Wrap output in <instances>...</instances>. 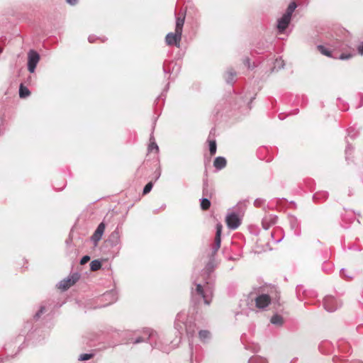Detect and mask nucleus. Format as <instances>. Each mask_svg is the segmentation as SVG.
Segmentation results:
<instances>
[{"mask_svg": "<svg viewBox=\"0 0 363 363\" xmlns=\"http://www.w3.org/2000/svg\"><path fill=\"white\" fill-rule=\"evenodd\" d=\"M226 160L223 157H218L215 159L213 165L217 169H221L226 166Z\"/></svg>", "mask_w": 363, "mask_h": 363, "instance_id": "nucleus-15", "label": "nucleus"}, {"mask_svg": "<svg viewBox=\"0 0 363 363\" xmlns=\"http://www.w3.org/2000/svg\"><path fill=\"white\" fill-rule=\"evenodd\" d=\"M152 186H153V184H152V182H149V183H147V184L145 186V187H144V189H143V194H148V193L151 191V189H152Z\"/></svg>", "mask_w": 363, "mask_h": 363, "instance_id": "nucleus-31", "label": "nucleus"}, {"mask_svg": "<svg viewBox=\"0 0 363 363\" xmlns=\"http://www.w3.org/2000/svg\"><path fill=\"white\" fill-rule=\"evenodd\" d=\"M93 356H94V354H91V353L90 354H88V353L82 354L79 355L78 360L79 361H86V360H89L91 358H92Z\"/></svg>", "mask_w": 363, "mask_h": 363, "instance_id": "nucleus-28", "label": "nucleus"}, {"mask_svg": "<svg viewBox=\"0 0 363 363\" xmlns=\"http://www.w3.org/2000/svg\"><path fill=\"white\" fill-rule=\"evenodd\" d=\"M264 230L265 232H267L269 230V228H264Z\"/></svg>", "mask_w": 363, "mask_h": 363, "instance_id": "nucleus-45", "label": "nucleus"}, {"mask_svg": "<svg viewBox=\"0 0 363 363\" xmlns=\"http://www.w3.org/2000/svg\"><path fill=\"white\" fill-rule=\"evenodd\" d=\"M143 333L144 335L143 337H137L133 341L134 344L140 343L148 340L152 347H157L159 350L164 351L163 347L160 346V343L157 342L159 336L156 332L150 329H146L144 330Z\"/></svg>", "mask_w": 363, "mask_h": 363, "instance_id": "nucleus-3", "label": "nucleus"}, {"mask_svg": "<svg viewBox=\"0 0 363 363\" xmlns=\"http://www.w3.org/2000/svg\"><path fill=\"white\" fill-rule=\"evenodd\" d=\"M255 205H258V204H259V202L258 201H255Z\"/></svg>", "mask_w": 363, "mask_h": 363, "instance_id": "nucleus-42", "label": "nucleus"}, {"mask_svg": "<svg viewBox=\"0 0 363 363\" xmlns=\"http://www.w3.org/2000/svg\"><path fill=\"white\" fill-rule=\"evenodd\" d=\"M248 363H268L267 359L260 356H253L250 358Z\"/></svg>", "mask_w": 363, "mask_h": 363, "instance_id": "nucleus-22", "label": "nucleus"}, {"mask_svg": "<svg viewBox=\"0 0 363 363\" xmlns=\"http://www.w3.org/2000/svg\"><path fill=\"white\" fill-rule=\"evenodd\" d=\"M323 306L327 311L333 312L342 306V303L332 296H327L323 300Z\"/></svg>", "mask_w": 363, "mask_h": 363, "instance_id": "nucleus-5", "label": "nucleus"}, {"mask_svg": "<svg viewBox=\"0 0 363 363\" xmlns=\"http://www.w3.org/2000/svg\"><path fill=\"white\" fill-rule=\"evenodd\" d=\"M209 199L210 198L203 197L200 200L201 201V203H200L201 208L203 211H206V210L209 209V208L211 206V201H210Z\"/></svg>", "mask_w": 363, "mask_h": 363, "instance_id": "nucleus-21", "label": "nucleus"}, {"mask_svg": "<svg viewBox=\"0 0 363 363\" xmlns=\"http://www.w3.org/2000/svg\"><path fill=\"white\" fill-rule=\"evenodd\" d=\"M104 229L105 228H96V231L91 237V240L93 242L96 244L101 239Z\"/></svg>", "mask_w": 363, "mask_h": 363, "instance_id": "nucleus-14", "label": "nucleus"}, {"mask_svg": "<svg viewBox=\"0 0 363 363\" xmlns=\"http://www.w3.org/2000/svg\"><path fill=\"white\" fill-rule=\"evenodd\" d=\"M255 306L259 309H264L271 303V297L268 294H262L255 298Z\"/></svg>", "mask_w": 363, "mask_h": 363, "instance_id": "nucleus-8", "label": "nucleus"}, {"mask_svg": "<svg viewBox=\"0 0 363 363\" xmlns=\"http://www.w3.org/2000/svg\"><path fill=\"white\" fill-rule=\"evenodd\" d=\"M186 319L187 315L185 313H178L175 320L174 327L179 333H182L185 330L188 335L193 336L194 334V330L192 329L191 330V323H187L186 321Z\"/></svg>", "mask_w": 363, "mask_h": 363, "instance_id": "nucleus-2", "label": "nucleus"}, {"mask_svg": "<svg viewBox=\"0 0 363 363\" xmlns=\"http://www.w3.org/2000/svg\"><path fill=\"white\" fill-rule=\"evenodd\" d=\"M235 72L233 69H230L227 72L226 81L228 83H231L233 81Z\"/></svg>", "mask_w": 363, "mask_h": 363, "instance_id": "nucleus-26", "label": "nucleus"}, {"mask_svg": "<svg viewBox=\"0 0 363 363\" xmlns=\"http://www.w3.org/2000/svg\"><path fill=\"white\" fill-rule=\"evenodd\" d=\"M291 18L284 14L283 16L278 21L277 28L279 31L280 33L284 32L288 27Z\"/></svg>", "mask_w": 363, "mask_h": 363, "instance_id": "nucleus-10", "label": "nucleus"}, {"mask_svg": "<svg viewBox=\"0 0 363 363\" xmlns=\"http://www.w3.org/2000/svg\"><path fill=\"white\" fill-rule=\"evenodd\" d=\"M185 15L182 13L180 16L176 15V28L175 30L182 33V29L184 24Z\"/></svg>", "mask_w": 363, "mask_h": 363, "instance_id": "nucleus-13", "label": "nucleus"}, {"mask_svg": "<svg viewBox=\"0 0 363 363\" xmlns=\"http://www.w3.org/2000/svg\"><path fill=\"white\" fill-rule=\"evenodd\" d=\"M101 267V262L98 259L93 260L90 263V269L93 272L99 270Z\"/></svg>", "mask_w": 363, "mask_h": 363, "instance_id": "nucleus-23", "label": "nucleus"}, {"mask_svg": "<svg viewBox=\"0 0 363 363\" xmlns=\"http://www.w3.org/2000/svg\"><path fill=\"white\" fill-rule=\"evenodd\" d=\"M182 33L175 30L174 33H169L166 35V43L168 45H176L179 47L180 41L182 40Z\"/></svg>", "mask_w": 363, "mask_h": 363, "instance_id": "nucleus-9", "label": "nucleus"}, {"mask_svg": "<svg viewBox=\"0 0 363 363\" xmlns=\"http://www.w3.org/2000/svg\"><path fill=\"white\" fill-rule=\"evenodd\" d=\"M79 274L74 273L67 278L60 281L57 285L58 288L62 291H65L74 285L79 279Z\"/></svg>", "mask_w": 363, "mask_h": 363, "instance_id": "nucleus-6", "label": "nucleus"}, {"mask_svg": "<svg viewBox=\"0 0 363 363\" xmlns=\"http://www.w3.org/2000/svg\"><path fill=\"white\" fill-rule=\"evenodd\" d=\"M244 210L242 207L237 206L226 216V223L228 227H239L242 223Z\"/></svg>", "mask_w": 363, "mask_h": 363, "instance_id": "nucleus-4", "label": "nucleus"}, {"mask_svg": "<svg viewBox=\"0 0 363 363\" xmlns=\"http://www.w3.org/2000/svg\"><path fill=\"white\" fill-rule=\"evenodd\" d=\"M209 151L211 155H214L216 152V143L215 140L209 141Z\"/></svg>", "mask_w": 363, "mask_h": 363, "instance_id": "nucleus-25", "label": "nucleus"}, {"mask_svg": "<svg viewBox=\"0 0 363 363\" xmlns=\"http://www.w3.org/2000/svg\"><path fill=\"white\" fill-rule=\"evenodd\" d=\"M102 298L108 302L104 306H108L116 301L118 297L115 291H111L103 294Z\"/></svg>", "mask_w": 363, "mask_h": 363, "instance_id": "nucleus-11", "label": "nucleus"}, {"mask_svg": "<svg viewBox=\"0 0 363 363\" xmlns=\"http://www.w3.org/2000/svg\"><path fill=\"white\" fill-rule=\"evenodd\" d=\"M271 323L276 325H281L284 323V320L281 315L275 314L271 318Z\"/></svg>", "mask_w": 363, "mask_h": 363, "instance_id": "nucleus-20", "label": "nucleus"}, {"mask_svg": "<svg viewBox=\"0 0 363 363\" xmlns=\"http://www.w3.org/2000/svg\"><path fill=\"white\" fill-rule=\"evenodd\" d=\"M119 240L120 234L118 229H116L109 236L108 241L111 242V245H116L119 242Z\"/></svg>", "mask_w": 363, "mask_h": 363, "instance_id": "nucleus-16", "label": "nucleus"}, {"mask_svg": "<svg viewBox=\"0 0 363 363\" xmlns=\"http://www.w3.org/2000/svg\"><path fill=\"white\" fill-rule=\"evenodd\" d=\"M255 205H258V204H259V202L258 201H255Z\"/></svg>", "mask_w": 363, "mask_h": 363, "instance_id": "nucleus-43", "label": "nucleus"}, {"mask_svg": "<svg viewBox=\"0 0 363 363\" xmlns=\"http://www.w3.org/2000/svg\"><path fill=\"white\" fill-rule=\"evenodd\" d=\"M330 343L328 342H323L320 345H319V350L321 351V352H325V351L324 350V347L329 345Z\"/></svg>", "mask_w": 363, "mask_h": 363, "instance_id": "nucleus-34", "label": "nucleus"}, {"mask_svg": "<svg viewBox=\"0 0 363 363\" xmlns=\"http://www.w3.org/2000/svg\"><path fill=\"white\" fill-rule=\"evenodd\" d=\"M358 51L361 55H363V43L358 47Z\"/></svg>", "mask_w": 363, "mask_h": 363, "instance_id": "nucleus-37", "label": "nucleus"}, {"mask_svg": "<svg viewBox=\"0 0 363 363\" xmlns=\"http://www.w3.org/2000/svg\"><path fill=\"white\" fill-rule=\"evenodd\" d=\"M222 228H217L214 243L211 248L206 250L201 257V261L205 264L202 270V281L194 280L196 289L191 290V298L193 301L199 303L203 299L204 303L210 305L213 298V283L214 277L213 272L218 263L215 259L216 254L220 247V235Z\"/></svg>", "mask_w": 363, "mask_h": 363, "instance_id": "nucleus-1", "label": "nucleus"}, {"mask_svg": "<svg viewBox=\"0 0 363 363\" xmlns=\"http://www.w3.org/2000/svg\"><path fill=\"white\" fill-rule=\"evenodd\" d=\"M340 58L342 59V60H345V59H347L348 56H346V55L342 54V55H340Z\"/></svg>", "mask_w": 363, "mask_h": 363, "instance_id": "nucleus-39", "label": "nucleus"}, {"mask_svg": "<svg viewBox=\"0 0 363 363\" xmlns=\"http://www.w3.org/2000/svg\"><path fill=\"white\" fill-rule=\"evenodd\" d=\"M106 224L103 221L101 222L99 225L98 227H100V228H102V227H105Z\"/></svg>", "mask_w": 363, "mask_h": 363, "instance_id": "nucleus-40", "label": "nucleus"}, {"mask_svg": "<svg viewBox=\"0 0 363 363\" xmlns=\"http://www.w3.org/2000/svg\"><path fill=\"white\" fill-rule=\"evenodd\" d=\"M45 306H40L38 311L35 314L34 319L38 320L40 317V315L45 313Z\"/></svg>", "mask_w": 363, "mask_h": 363, "instance_id": "nucleus-30", "label": "nucleus"}, {"mask_svg": "<svg viewBox=\"0 0 363 363\" xmlns=\"http://www.w3.org/2000/svg\"><path fill=\"white\" fill-rule=\"evenodd\" d=\"M202 194H203V196L204 197H206V198H211L213 194V190L209 187L207 182H205L203 183V191H202Z\"/></svg>", "mask_w": 363, "mask_h": 363, "instance_id": "nucleus-17", "label": "nucleus"}, {"mask_svg": "<svg viewBox=\"0 0 363 363\" xmlns=\"http://www.w3.org/2000/svg\"><path fill=\"white\" fill-rule=\"evenodd\" d=\"M30 91L29 89L21 84L19 87V96L24 99L30 96Z\"/></svg>", "mask_w": 363, "mask_h": 363, "instance_id": "nucleus-19", "label": "nucleus"}, {"mask_svg": "<svg viewBox=\"0 0 363 363\" xmlns=\"http://www.w3.org/2000/svg\"><path fill=\"white\" fill-rule=\"evenodd\" d=\"M149 148L150 150H152L153 148H155L156 150H158V146L157 145V144H155V143H152L150 146H149Z\"/></svg>", "mask_w": 363, "mask_h": 363, "instance_id": "nucleus-35", "label": "nucleus"}, {"mask_svg": "<svg viewBox=\"0 0 363 363\" xmlns=\"http://www.w3.org/2000/svg\"><path fill=\"white\" fill-rule=\"evenodd\" d=\"M340 274L342 277H345L348 279H351L353 277V275L352 274V273H347V270L345 269H341Z\"/></svg>", "mask_w": 363, "mask_h": 363, "instance_id": "nucleus-29", "label": "nucleus"}, {"mask_svg": "<svg viewBox=\"0 0 363 363\" xmlns=\"http://www.w3.org/2000/svg\"><path fill=\"white\" fill-rule=\"evenodd\" d=\"M89 259H90V257H89V256H88V255H85V256H84V257L81 259V260H80V264H81L82 265H84V264H85L86 263H87V262L89 261Z\"/></svg>", "mask_w": 363, "mask_h": 363, "instance_id": "nucleus-33", "label": "nucleus"}, {"mask_svg": "<svg viewBox=\"0 0 363 363\" xmlns=\"http://www.w3.org/2000/svg\"><path fill=\"white\" fill-rule=\"evenodd\" d=\"M39 60V54L36 51L30 50L28 53V69L30 73L34 72Z\"/></svg>", "mask_w": 363, "mask_h": 363, "instance_id": "nucleus-7", "label": "nucleus"}, {"mask_svg": "<svg viewBox=\"0 0 363 363\" xmlns=\"http://www.w3.org/2000/svg\"><path fill=\"white\" fill-rule=\"evenodd\" d=\"M301 294H304V290H303V286L302 285H298L296 287V294H297V297L301 300Z\"/></svg>", "mask_w": 363, "mask_h": 363, "instance_id": "nucleus-32", "label": "nucleus"}, {"mask_svg": "<svg viewBox=\"0 0 363 363\" xmlns=\"http://www.w3.org/2000/svg\"><path fill=\"white\" fill-rule=\"evenodd\" d=\"M277 223V217L274 215L266 216L262 220V227H270Z\"/></svg>", "mask_w": 363, "mask_h": 363, "instance_id": "nucleus-12", "label": "nucleus"}, {"mask_svg": "<svg viewBox=\"0 0 363 363\" xmlns=\"http://www.w3.org/2000/svg\"><path fill=\"white\" fill-rule=\"evenodd\" d=\"M281 239H277V240H275V242H280V241H281Z\"/></svg>", "mask_w": 363, "mask_h": 363, "instance_id": "nucleus-44", "label": "nucleus"}, {"mask_svg": "<svg viewBox=\"0 0 363 363\" xmlns=\"http://www.w3.org/2000/svg\"><path fill=\"white\" fill-rule=\"evenodd\" d=\"M268 234H269L272 237L274 236V233L272 231V232H269Z\"/></svg>", "mask_w": 363, "mask_h": 363, "instance_id": "nucleus-41", "label": "nucleus"}, {"mask_svg": "<svg viewBox=\"0 0 363 363\" xmlns=\"http://www.w3.org/2000/svg\"><path fill=\"white\" fill-rule=\"evenodd\" d=\"M296 6H296V4L295 2H291L289 5V6H288V8L286 9V11L284 13V15H286V16H289V17H290L291 18V15H292L293 12L294 11V10L296 9Z\"/></svg>", "mask_w": 363, "mask_h": 363, "instance_id": "nucleus-24", "label": "nucleus"}, {"mask_svg": "<svg viewBox=\"0 0 363 363\" xmlns=\"http://www.w3.org/2000/svg\"><path fill=\"white\" fill-rule=\"evenodd\" d=\"M89 43H94L95 41V37L90 35L88 38Z\"/></svg>", "mask_w": 363, "mask_h": 363, "instance_id": "nucleus-38", "label": "nucleus"}, {"mask_svg": "<svg viewBox=\"0 0 363 363\" xmlns=\"http://www.w3.org/2000/svg\"><path fill=\"white\" fill-rule=\"evenodd\" d=\"M318 50L324 55L325 56H328V57H330L331 56V52L330 51H329L326 48H325L324 46L323 45H318L317 47Z\"/></svg>", "mask_w": 363, "mask_h": 363, "instance_id": "nucleus-27", "label": "nucleus"}, {"mask_svg": "<svg viewBox=\"0 0 363 363\" xmlns=\"http://www.w3.org/2000/svg\"><path fill=\"white\" fill-rule=\"evenodd\" d=\"M199 339L202 342H206L211 338V333L209 331L206 330H200L199 333Z\"/></svg>", "mask_w": 363, "mask_h": 363, "instance_id": "nucleus-18", "label": "nucleus"}, {"mask_svg": "<svg viewBox=\"0 0 363 363\" xmlns=\"http://www.w3.org/2000/svg\"><path fill=\"white\" fill-rule=\"evenodd\" d=\"M3 50L1 48H0V53L2 52Z\"/></svg>", "mask_w": 363, "mask_h": 363, "instance_id": "nucleus-46", "label": "nucleus"}, {"mask_svg": "<svg viewBox=\"0 0 363 363\" xmlns=\"http://www.w3.org/2000/svg\"><path fill=\"white\" fill-rule=\"evenodd\" d=\"M67 2L71 5H75L77 3V0H66Z\"/></svg>", "mask_w": 363, "mask_h": 363, "instance_id": "nucleus-36", "label": "nucleus"}]
</instances>
